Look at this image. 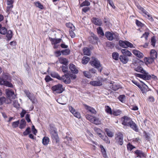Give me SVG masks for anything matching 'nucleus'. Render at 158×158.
Masks as SVG:
<instances>
[{
	"label": "nucleus",
	"instance_id": "obj_1",
	"mask_svg": "<svg viewBox=\"0 0 158 158\" xmlns=\"http://www.w3.org/2000/svg\"><path fill=\"white\" fill-rule=\"evenodd\" d=\"M134 70L142 73V74L135 73V75L136 77L140 78L144 80H149L151 79V75L146 72L142 67L140 66H138L135 68Z\"/></svg>",
	"mask_w": 158,
	"mask_h": 158
},
{
	"label": "nucleus",
	"instance_id": "obj_2",
	"mask_svg": "<svg viewBox=\"0 0 158 158\" xmlns=\"http://www.w3.org/2000/svg\"><path fill=\"white\" fill-rule=\"evenodd\" d=\"M11 79L10 75L8 73L3 74L2 77H0V85H5L9 87H12L13 85L8 80Z\"/></svg>",
	"mask_w": 158,
	"mask_h": 158
},
{
	"label": "nucleus",
	"instance_id": "obj_3",
	"mask_svg": "<svg viewBox=\"0 0 158 158\" xmlns=\"http://www.w3.org/2000/svg\"><path fill=\"white\" fill-rule=\"evenodd\" d=\"M51 89L53 93L55 94L62 93L64 90L63 85L60 84L53 86Z\"/></svg>",
	"mask_w": 158,
	"mask_h": 158
},
{
	"label": "nucleus",
	"instance_id": "obj_4",
	"mask_svg": "<svg viewBox=\"0 0 158 158\" xmlns=\"http://www.w3.org/2000/svg\"><path fill=\"white\" fill-rule=\"evenodd\" d=\"M121 52L123 55L120 56L119 59L122 62L126 64L128 61V59L127 57L128 56V50L127 49H122Z\"/></svg>",
	"mask_w": 158,
	"mask_h": 158
},
{
	"label": "nucleus",
	"instance_id": "obj_5",
	"mask_svg": "<svg viewBox=\"0 0 158 158\" xmlns=\"http://www.w3.org/2000/svg\"><path fill=\"white\" fill-rule=\"evenodd\" d=\"M50 132L51 137L53 141L56 143L59 141V137L56 129L53 127H51Z\"/></svg>",
	"mask_w": 158,
	"mask_h": 158
},
{
	"label": "nucleus",
	"instance_id": "obj_6",
	"mask_svg": "<svg viewBox=\"0 0 158 158\" xmlns=\"http://www.w3.org/2000/svg\"><path fill=\"white\" fill-rule=\"evenodd\" d=\"M94 129V131L100 137L104 140L107 143H110V141L108 139V137L106 135H102V133L103 132L100 128L95 127Z\"/></svg>",
	"mask_w": 158,
	"mask_h": 158
},
{
	"label": "nucleus",
	"instance_id": "obj_7",
	"mask_svg": "<svg viewBox=\"0 0 158 158\" xmlns=\"http://www.w3.org/2000/svg\"><path fill=\"white\" fill-rule=\"evenodd\" d=\"M86 118L91 122L95 124H99L100 123V121L99 119L95 117L92 116L89 114H86L85 115Z\"/></svg>",
	"mask_w": 158,
	"mask_h": 158
},
{
	"label": "nucleus",
	"instance_id": "obj_8",
	"mask_svg": "<svg viewBox=\"0 0 158 158\" xmlns=\"http://www.w3.org/2000/svg\"><path fill=\"white\" fill-rule=\"evenodd\" d=\"M105 35L108 40H112L114 39H117L118 37V35L117 33H111L107 31L105 33Z\"/></svg>",
	"mask_w": 158,
	"mask_h": 158
},
{
	"label": "nucleus",
	"instance_id": "obj_9",
	"mask_svg": "<svg viewBox=\"0 0 158 158\" xmlns=\"http://www.w3.org/2000/svg\"><path fill=\"white\" fill-rule=\"evenodd\" d=\"M90 63L92 66H94L98 69L100 72H101L102 68L101 65L98 60L96 58L93 59L91 61Z\"/></svg>",
	"mask_w": 158,
	"mask_h": 158
},
{
	"label": "nucleus",
	"instance_id": "obj_10",
	"mask_svg": "<svg viewBox=\"0 0 158 158\" xmlns=\"http://www.w3.org/2000/svg\"><path fill=\"white\" fill-rule=\"evenodd\" d=\"M6 94L7 96L8 99H9V101H7V102H6V103H11V100L14 99L16 97L14 92L10 90H7Z\"/></svg>",
	"mask_w": 158,
	"mask_h": 158
},
{
	"label": "nucleus",
	"instance_id": "obj_11",
	"mask_svg": "<svg viewBox=\"0 0 158 158\" xmlns=\"http://www.w3.org/2000/svg\"><path fill=\"white\" fill-rule=\"evenodd\" d=\"M115 139L116 142L120 145H122L123 142V135L120 132L115 134Z\"/></svg>",
	"mask_w": 158,
	"mask_h": 158
},
{
	"label": "nucleus",
	"instance_id": "obj_12",
	"mask_svg": "<svg viewBox=\"0 0 158 158\" xmlns=\"http://www.w3.org/2000/svg\"><path fill=\"white\" fill-rule=\"evenodd\" d=\"M69 109L70 112L76 118H80L81 117L80 113L76 111L71 106H69Z\"/></svg>",
	"mask_w": 158,
	"mask_h": 158
},
{
	"label": "nucleus",
	"instance_id": "obj_13",
	"mask_svg": "<svg viewBox=\"0 0 158 158\" xmlns=\"http://www.w3.org/2000/svg\"><path fill=\"white\" fill-rule=\"evenodd\" d=\"M60 80H62L65 84H69L71 82V80L69 73H67L61 77Z\"/></svg>",
	"mask_w": 158,
	"mask_h": 158
},
{
	"label": "nucleus",
	"instance_id": "obj_14",
	"mask_svg": "<svg viewBox=\"0 0 158 158\" xmlns=\"http://www.w3.org/2000/svg\"><path fill=\"white\" fill-rule=\"evenodd\" d=\"M24 93L27 96L31 101L33 103L35 102V99L33 97V94L31 93L28 90H24Z\"/></svg>",
	"mask_w": 158,
	"mask_h": 158
},
{
	"label": "nucleus",
	"instance_id": "obj_15",
	"mask_svg": "<svg viewBox=\"0 0 158 158\" xmlns=\"http://www.w3.org/2000/svg\"><path fill=\"white\" fill-rule=\"evenodd\" d=\"M121 121L122 124L124 126V128H127L128 124V117L124 116L121 118Z\"/></svg>",
	"mask_w": 158,
	"mask_h": 158
},
{
	"label": "nucleus",
	"instance_id": "obj_16",
	"mask_svg": "<svg viewBox=\"0 0 158 158\" xmlns=\"http://www.w3.org/2000/svg\"><path fill=\"white\" fill-rule=\"evenodd\" d=\"M129 126L131 127L136 132L139 131L138 128L137 127L136 124L129 118Z\"/></svg>",
	"mask_w": 158,
	"mask_h": 158
},
{
	"label": "nucleus",
	"instance_id": "obj_17",
	"mask_svg": "<svg viewBox=\"0 0 158 158\" xmlns=\"http://www.w3.org/2000/svg\"><path fill=\"white\" fill-rule=\"evenodd\" d=\"M140 81L143 83L144 85H143L142 86H140L139 87L141 90L142 93L143 94L145 93L148 91V86L142 81L139 80Z\"/></svg>",
	"mask_w": 158,
	"mask_h": 158
},
{
	"label": "nucleus",
	"instance_id": "obj_18",
	"mask_svg": "<svg viewBox=\"0 0 158 158\" xmlns=\"http://www.w3.org/2000/svg\"><path fill=\"white\" fill-rule=\"evenodd\" d=\"M109 86L111 89L114 91L117 90L120 87V86L119 85L114 82L110 83L109 85Z\"/></svg>",
	"mask_w": 158,
	"mask_h": 158
},
{
	"label": "nucleus",
	"instance_id": "obj_19",
	"mask_svg": "<svg viewBox=\"0 0 158 158\" xmlns=\"http://www.w3.org/2000/svg\"><path fill=\"white\" fill-rule=\"evenodd\" d=\"M69 68L72 73H77L78 70L76 67L73 64H69Z\"/></svg>",
	"mask_w": 158,
	"mask_h": 158
},
{
	"label": "nucleus",
	"instance_id": "obj_20",
	"mask_svg": "<svg viewBox=\"0 0 158 158\" xmlns=\"http://www.w3.org/2000/svg\"><path fill=\"white\" fill-rule=\"evenodd\" d=\"M118 43L119 45L123 48H127L128 47V42L126 41L120 40Z\"/></svg>",
	"mask_w": 158,
	"mask_h": 158
},
{
	"label": "nucleus",
	"instance_id": "obj_21",
	"mask_svg": "<svg viewBox=\"0 0 158 158\" xmlns=\"http://www.w3.org/2000/svg\"><path fill=\"white\" fill-rule=\"evenodd\" d=\"M132 53L137 57L140 58H143V54L140 51L136 50H133Z\"/></svg>",
	"mask_w": 158,
	"mask_h": 158
},
{
	"label": "nucleus",
	"instance_id": "obj_22",
	"mask_svg": "<svg viewBox=\"0 0 158 158\" xmlns=\"http://www.w3.org/2000/svg\"><path fill=\"white\" fill-rule=\"evenodd\" d=\"M89 84L92 86H101L102 85V82L100 81H91L89 82Z\"/></svg>",
	"mask_w": 158,
	"mask_h": 158
},
{
	"label": "nucleus",
	"instance_id": "obj_23",
	"mask_svg": "<svg viewBox=\"0 0 158 158\" xmlns=\"http://www.w3.org/2000/svg\"><path fill=\"white\" fill-rule=\"evenodd\" d=\"M92 21L94 23L97 25L101 26L102 24L101 20L98 18H93Z\"/></svg>",
	"mask_w": 158,
	"mask_h": 158
},
{
	"label": "nucleus",
	"instance_id": "obj_24",
	"mask_svg": "<svg viewBox=\"0 0 158 158\" xmlns=\"http://www.w3.org/2000/svg\"><path fill=\"white\" fill-rule=\"evenodd\" d=\"M84 106L85 109L91 113L96 114L97 113L96 110L94 108L88 106L86 105H85Z\"/></svg>",
	"mask_w": 158,
	"mask_h": 158
},
{
	"label": "nucleus",
	"instance_id": "obj_25",
	"mask_svg": "<svg viewBox=\"0 0 158 158\" xmlns=\"http://www.w3.org/2000/svg\"><path fill=\"white\" fill-rule=\"evenodd\" d=\"M154 59L153 58L150 56L148 57H145L144 59V61L146 64H148L152 63L154 61Z\"/></svg>",
	"mask_w": 158,
	"mask_h": 158
},
{
	"label": "nucleus",
	"instance_id": "obj_26",
	"mask_svg": "<svg viewBox=\"0 0 158 158\" xmlns=\"http://www.w3.org/2000/svg\"><path fill=\"white\" fill-rule=\"evenodd\" d=\"M49 74L53 78H56L59 80H61V77L57 73L55 72H52L50 73H49Z\"/></svg>",
	"mask_w": 158,
	"mask_h": 158
},
{
	"label": "nucleus",
	"instance_id": "obj_27",
	"mask_svg": "<svg viewBox=\"0 0 158 158\" xmlns=\"http://www.w3.org/2000/svg\"><path fill=\"white\" fill-rule=\"evenodd\" d=\"M49 39L51 42L52 44H57L60 43L61 40L60 39H56L55 38H52L50 37L49 38Z\"/></svg>",
	"mask_w": 158,
	"mask_h": 158
},
{
	"label": "nucleus",
	"instance_id": "obj_28",
	"mask_svg": "<svg viewBox=\"0 0 158 158\" xmlns=\"http://www.w3.org/2000/svg\"><path fill=\"white\" fill-rule=\"evenodd\" d=\"M157 53L155 50H151L150 52V56L155 59L157 58Z\"/></svg>",
	"mask_w": 158,
	"mask_h": 158
},
{
	"label": "nucleus",
	"instance_id": "obj_29",
	"mask_svg": "<svg viewBox=\"0 0 158 158\" xmlns=\"http://www.w3.org/2000/svg\"><path fill=\"white\" fill-rule=\"evenodd\" d=\"M6 37L7 38V40H11V38L12 37V32L11 30L7 31V32L6 33Z\"/></svg>",
	"mask_w": 158,
	"mask_h": 158
},
{
	"label": "nucleus",
	"instance_id": "obj_30",
	"mask_svg": "<svg viewBox=\"0 0 158 158\" xmlns=\"http://www.w3.org/2000/svg\"><path fill=\"white\" fill-rule=\"evenodd\" d=\"M83 51L85 55L89 56L90 54V51L89 48H84L83 49Z\"/></svg>",
	"mask_w": 158,
	"mask_h": 158
},
{
	"label": "nucleus",
	"instance_id": "obj_31",
	"mask_svg": "<svg viewBox=\"0 0 158 158\" xmlns=\"http://www.w3.org/2000/svg\"><path fill=\"white\" fill-rule=\"evenodd\" d=\"M83 73L85 77L88 78H91L92 77V76L89 71H84L83 72Z\"/></svg>",
	"mask_w": 158,
	"mask_h": 158
},
{
	"label": "nucleus",
	"instance_id": "obj_32",
	"mask_svg": "<svg viewBox=\"0 0 158 158\" xmlns=\"http://www.w3.org/2000/svg\"><path fill=\"white\" fill-rule=\"evenodd\" d=\"M135 153L140 157L144 156V154L142 151L137 150L135 152Z\"/></svg>",
	"mask_w": 158,
	"mask_h": 158
},
{
	"label": "nucleus",
	"instance_id": "obj_33",
	"mask_svg": "<svg viewBox=\"0 0 158 158\" xmlns=\"http://www.w3.org/2000/svg\"><path fill=\"white\" fill-rule=\"evenodd\" d=\"M131 106H129V107L132 110H138V107L136 106L134 102H130Z\"/></svg>",
	"mask_w": 158,
	"mask_h": 158
},
{
	"label": "nucleus",
	"instance_id": "obj_34",
	"mask_svg": "<svg viewBox=\"0 0 158 158\" xmlns=\"http://www.w3.org/2000/svg\"><path fill=\"white\" fill-rule=\"evenodd\" d=\"M26 126V122L24 119H22L20 121L19 125V128L20 129H23Z\"/></svg>",
	"mask_w": 158,
	"mask_h": 158
},
{
	"label": "nucleus",
	"instance_id": "obj_35",
	"mask_svg": "<svg viewBox=\"0 0 158 158\" xmlns=\"http://www.w3.org/2000/svg\"><path fill=\"white\" fill-rule=\"evenodd\" d=\"M49 141V139L48 137H44L42 139V143L44 145H47Z\"/></svg>",
	"mask_w": 158,
	"mask_h": 158
},
{
	"label": "nucleus",
	"instance_id": "obj_36",
	"mask_svg": "<svg viewBox=\"0 0 158 158\" xmlns=\"http://www.w3.org/2000/svg\"><path fill=\"white\" fill-rule=\"evenodd\" d=\"M70 50L69 49L63 50L61 51V53L64 55H68L70 54Z\"/></svg>",
	"mask_w": 158,
	"mask_h": 158
},
{
	"label": "nucleus",
	"instance_id": "obj_37",
	"mask_svg": "<svg viewBox=\"0 0 158 158\" xmlns=\"http://www.w3.org/2000/svg\"><path fill=\"white\" fill-rule=\"evenodd\" d=\"M89 60V58L88 56H84L81 61V62L83 64H86L88 63Z\"/></svg>",
	"mask_w": 158,
	"mask_h": 158
},
{
	"label": "nucleus",
	"instance_id": "obj_38",
	"mask_svg": "<svg viewBox=\"0 0 158 158\" xmlns=\"http://www.w3.org/2000/svg\"><path fill=\"white\" fill-rule=\"evenodd\" d=\"M97 32L100 36L104 35V33L102 28L99 27L97 28Z\"/></svg>",
	"mask_w": 158,
	"mask_h": 158
},
{
	"label": "nucleus",
	"instance_id": "obj_39",
	"mask_svg": "<svg viewBox=\"0 0 158 158\" xmlns=\"http://www.w3.org/2000/svg\"><path fill=\"white\" fill-rule=\"evenodd\" d=\"M99 147L101 148L102 152L104 157L106 158V153L105 148H103V146L102 145H100Z\"/></svg>",
	"mask_w": 158,
	"mask_h": 158
},
{
	"label": "nucleus",
	"instance_id": "obj_40",
	"mask_svg": "<svg viewBox=\"0 0 158 158\" xmlns=\"http://www.w3.org/2000/svg\"><path fill=\"white\" fill-rule=\"evenodd\" d=\"M105 110L107 113L110 114H112V111L111 110V108L109 106H106L105 107Z\"/></svg>",
	"mask_w": 158,
	"mask_h": 158
},
{
	"label": "nucleus",
	"instance_id": "obj_41",
	"mask_svg": "<svg viewBox=\"0 0 158 158\" xmlns=\"http://www.w3.org/2000/svg\"><path fill=\"white\" fill-rule=\"evenodd\" d=\"M59 61L61 64H66L67 63V60L66 58L60 57L59 59Z\"/></svg>",
	"mask_w": 158,
	"mask_h": 158
},
{
	"label": "nucleus",
	"instance_id": "obj_42",
	"mask_svg": "<svg viewBox=\"0 0 158 158\" xmlns=\"http://www.w3.org/2000/svg\"><path fill=\"white\" fill-rule=\"evenodd\" d=\"M112 56L113 58L116 60H118L119 59V55L118 54L117 52H113L112 54Z\"/></svg>",
	"mask_w": 158,
	"mask_h": 158
},
{
	"label": "nucleus",
	"instance_id": "obj_43",
	"mask_svg": "<svg viewBox=\"0 0 158 158\" xmlns=\"http://www.w3.org/2000/svg\"><path fill=\"white\" fill-rule=\"evenodd\" d=\"M7 32V29L4 27H1L0 28V33L4 35Z\"/></svg>",
	"mask_w": 158,
	"mask_h": 158
},
{
	"label": "nucleus",
	"instance_id": "obj_44",
	"mask_svg": "<svg viewBox=\"0 0 158 158\" xmlns=\"http://www.w3.org/2000/svg\"><path fill=\"white\" fill-rule=\"evenodd\" d=\"M91 39L93 40V41H91V42L93 43H96L97 42L98 38L95 36H92L91 38Z\"/></svg>",
	"mask_w": 158,
	"mask_h": 158
},
{
	"label": "nucleus",
	"instance_id": "obj_45",
	"mask_svg": "<svg viewBox=\"0 0 158 158\" xmlns=\"http://www.w3.org/2000/svg\"><path fill=\"white\" fill-rule=\"evenodd\" d=\"M106 132L107 135L109 137H112L113 136L114 134L111 131L109 130L108 129H106Z\"/></svg>",
	"mask_w": 158,
	"mask_h": 158
},
{
	"label": "nucleus",
	"instance_id": "obj_46",
	"mask_svg": "<svg viewBox=\"0 0 158 158\" xmlns=\"http://www.w3.org/2000/svg\"><path fill=\"white\" fill-rule=\"evenodd\" d=\"M35 4L37 7H38L40 9H44L43 6L39 2H35Z\"/></svg>",
	"mask_w": 158,
	"mask_h": 158
},
{
	"label": "nucleus",
	"instance_id": "obj_47",
	"mask_svg": "<svg viewBox=\"0 0 158 158\" xmlns=\"http://www.w3.org/2000/svg\"><path fill=\"white\" fill-rule=\"evenodd\" d=\"M138 65V63L135 60L132 61V63L131 64L130 66L131 68H133L135 69V67L137 66Z\"/></svg>",
	"mask_w": 158,
	"mask_h": 158
},
{
	"label": "nucleus",
	"instance_id": "obj_48",
	"mask_svg": "<svg viewBox=\"0 0 158 158\" xmlns=\"http://www.w3.org/2000/svg\"><path fill=\"white\" fill-rule=\"evenodd\" d=\"M30 127H27L25 131H24L23 132V135L24 136H26L31 131H30Z\"/></svg>",
	"mask_w": 158,
	"mask_h": 158
},
{
	"label": "nucleus",
	"instance_id": "obj_49",
	"mask_svg": "<svg viewBox=\"0 0 158 158\" xmlns=\"http://www.w3.org/2000/svg\"><path fill=\"white\" fill-rule=\"evenodd\" d=\"M90 3L88 1H85L83 2L80 5L81 7H82L84 6H89L90 5Z\"/></svg>",
	"mask_w": 158,
	"mask_h": 158
},
{
	"label": "nucleus",
	"instance_id": "obj_50",
	"mask_svg": "<svg viewBox=\"0 0 158 158\" xmlns=\"http://www.w3.org/2000/svg\"><path fill=\"white\" fill-rule=\"evenodd\" d=\"M13 105L14 107L17 108H19L20 107L19 104L17 101L15 100L13 101Z\"/></svg>",
	"mask_w": 158,
	"mask_h": 158
},
{
	"label": "nucleus",
	"instance_id": "obj_51",
	"mask_svg": "<svg viewBox=\"0 0 158 158\" xmlns=\"http://www.w3.org/2000/svg\"><path fill=\"white\" fill-rule=\"evenodd\" d=\"M121 111L119 110H117L113 111L112 112V114L114 115L117 116L120 114H121Z\"/></svg>",
	"mask_w": 158,
	"mask_h": 158
},
{
	"label": "nucleus",
	"instance_id": "obj_52",
	"mask_svg": "<svg viewBox=\"0 0 158 158\" xmlns=\"http://www.w3.org/2000/svg\"><path fill=\"white\" fill-rule=\"evenodd\" d=\"M19 121L18 120L16 121L13 122L12 123V126L13 128H16L18 126L19 124Z\"/></svg>",
	"mask_w": 158,
	"mask_h": 158
},
{
	"label": "nucleus",
	"instance_id": "obj_53",
	"mask_svg": "<svg viewBox=\"0 0 158 158\" xmlns=\"http://www.w3.org/2000/svg\"><path fill=\"white\" fill-rule=\"evenodd\" d=\"M143 134H144V136L145 138L148 141L150 139L149 134L147 133L145 131H144L143 132Z\"/></svg>",
	"mask_w": 158,
	"mask_h": 158
},
{
	"label": "nucleus",
	"instance_id": "obj_54",
	"mask_svg": "<svg viewBox=\"0 0 158 158\" xmlns=\"http://www.w3.org/2000/svg\"><path fill=\"white\" fill-rule=\"evenodd\" d=\"M149 35V33L148 32H145V33L143 34L142 36L141 37V38L144 37L145 38V40H148V36Z\"/></svg>",
	"mask_w": 158,
	"mask_h": 158
},
{
	"label": "nucleus",
	"instance_id": "obj_55",
	"mask_svg": "<svg viewBox=\"0 0 158 158\" xmlns=\"http://www.w3.org/2000/svg\"><path fill=\"white\" fill-rule=\"evenodd\" d=\"M135 23L139 27H143L144 26V24L138 20H136Z\"/></svg>",
	"mask_w": 158,
	"mask_h": 158
},
{
	"label": "nucleus",
	"instance_id": "obj_56",
	"mask_svg": "<svg viewBox=\"0 0 158 158\" xmlns=\"http://www.w3.org/2000/svg\"><path fill=\"white\" fill-rule=\"evenodd\" d=\"M6 103V98L4 97H2L0 98V105L3 104L4 102Z\"/></svg>",
	"mask_w": 158,
	"mask_h": 158
},
{
	"label": "nucleus",
	"instance_id": "obj_57",
	"mask_svg": "<svg viewBox=\"0 0 158 158\" xmlns=\"http://www.w3.org/2000/svg\"><path fill=\"white\" fill-rule=\"evenodd\" d=\"M125 97L123 95H120L118 97L119 100L122 102H123L125 101Z\"/></svg>",
	"mask_w": 158,
	"mask_h": 158
},
{
	"label": "nucleus",
	"instance_id": "obj_58",
	"mask_svg": "<svg viewBox=\"0 0 158 158\" xmlns=\"http://www.w3.org/2000/svg\"><path fill=\"white\" fill-rule=\"evenodd\" d=\"M45 80L46 82L52 81V79L48 75L46 76L45 78Z\"/></svg>",
	"mask_w": 158,
	"mask_h": 158
},
{
	"label": "nucleus",
	"instance_id": "obj_59",
	"mask_svg": "<svg viewBox=\"0 0 158 158\" xmlns=\"http://www.w3.org/2000/svg\"><path fill=\"white\" fill-rule=\"evenodd\" d=\"M69 33L70 35L72 38H73L75 37V34L72 29L69 30Z\"/></svg>",
	"mask_w": 158,
	"mask_h": 158
},
{
	"label": "nucleus",
	"instance_id": "obj_60",
	"mask_svg": "<svg viewBox=\"0 0 158 158\" xmlns=\"http://www.w3.org/2000/svg\"><path fill=\"white\" fill-rule=\"evenodd\" d=\"M69 76L70 79L74 80L76 78L77 76L75 74H73L71 73H69Z\"/></svg>",
	"mask_w": 158,
	"mask_h": 158
},
{
	"label": "nucleus",
	"instance_id": "obj_61",
	"mask_svg": "<svg viewBox=\"0 0 158 158\" xmlns=\"http://www.w3.org/2000/svg\"><path fill=\"white\" fill-rule=\"evenodd\" d=\"M107 3H109V5L112 7L113 8H115V6L114 5L113 2L110 0H107Z\"/></svg>",
	"mask_w": 158,
	"mask_h": 158
},
{
	"label": "nucleus",
	"instance_id": "obj_62",
	"mask_svg": "<svg viewBox=\"0 0 158 158\" xmlns=\"http://www.w3.org/2000/svg\"><path fill=\"white\" fill-rule=\"evenodd\" d=\"M66 26L67 27L70 28L71 29H72L73 27H74V26L71 23H69L66 24Z\"/></svg>",
	"mask_w": 158,
	"mask_h": 158
},
{
	"label": "nucleus",
	"instance_id": "obj_63",
	"mask_svg": "<svg viewBox=\"0 0 158 158\" xmlns=\"http://www.w3.org/2000/svg\"><path fill=\"white\" fill-rule=\"evenodd\" d=\"M151 44L153 46H155L156 43V39L154 37H152L151 39Z\"/></svg>",
	"mask_w": 158,
	"mask_h": 158
},
{
	"label": "nucleus",
	"instance_id": "obj_64",
	"mask_svg": "<svg viewBox=\"0 0 158 158\" xmlns=\"http://www.w3.org/2000/svg\"><path fill=\"white\" fill-rule=\"evenodd\" d=\"M148 17V19L151 21H153L154 20L151 15H150L149 13H148L146 15Z\"/></svg>",
	"mask_w": 158,
	"mask_h": 158
}]
</instances>
